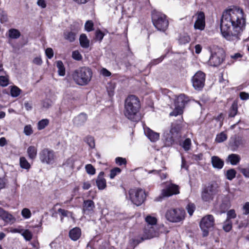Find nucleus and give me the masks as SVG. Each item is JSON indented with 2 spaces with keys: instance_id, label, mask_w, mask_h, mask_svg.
<instances>
[{
  "instance_id": "1",
  "label": "nucleus",
  "mask_w": 249,
  "mask_h": 249,
  "mask_svg": "<svg viewBox=\"0 0 249 249\" xmlns=\"http://www.w3.org/2000/svg\"><path fill=\"white\" fill-rule=\"evenodd\" d=\"M246 18L242 9L233 7L225 10L222 14L220 30L222 36L226 40L236 42L245 29Z\"/></svg>"
},
{
  "instance_id": "2",
  "label": "nucleus",
  "mask_w": 249,
  "mask_h": 249,
  "mask_svg": "<svg viewBox=\"0 0 249 249\" xmlns=\"http://www.w3.org/2000/svg\"><path fill=\"white\" fill-rule=\"evenodd\" d=\"M140 108L139 98L135 95L128 96L125 100L124 115L129 120L136 121L135 117Z\"/></svg>"
},
{
  "instance_id": "3",
  "label": "nucleus",
  "mask_w": 249,
  "mask_h": 249,
  "mask_svg": "<svg viewBox=\"0 0 249 249\" xmlns=\"http://www.w3.org/2000/svg\"><path fill=\"white\" fill-rule=\"evenodd\" d=\"M92 76L91 70L87 67L79 68L74 70L72 74L73 80L80 86L87 85L90 81Z\"/></svg>"
},
{
  "instance_id": "4",
  "label": "nucleus",
  "mask_w": 249,
  "mask_h": 249,
  "mask_svg": "<svg viewBox=\"0 0 249 249\" xmlns=\"http://www.w3.org/2000/svg\"><path fill=\"white\" fill-rule=\"evenodd\" d=\"M152 19L153 25L159 31L164 32L167 29L169 21L164 14L153 11L152 13Z\"/></svg>"
},
{
  "instance_id": "5",
  "label": "nucleus",
  "mask_w": 249,
  "mask_h": 249,
  "mask_svg": "<svg viewBox=\"0 0 249 249\" xmlns=\"http://www.w3.org/2000/svg\"><path fill=\"white\" fill-rule=\"evenodd\" d=\"M218 184L214 182L205 186L201 192L202 199L206 202L212 200L214 196L218 193Z\"/></svg>"
},
{
  "instance_id": "6",
  "label": "nucleus",
  "mask_w": 249,
  "mask_h": 249,
  "mask_svg": "<svg viewBox=\"0 0 249 249\" xmlns=\"http://www.w3.org/2000/svg\"><path fill=\"white\" fill-rule=\"evenodd\" d=\"M185 211L178 208L168 209L165 214L166 219L171 222H179L185 218Z\"/></svg>"
},
{
  "instance_id": "7",
  "label": "nucleus",
  "mask_w": 249,
  "mask_h": 249,
  "mask_svg": "<svg viewBox=\"0 0 249 249\" xmlns=\"http://www.w3.org/2000/svg\"><path fill=\"white\" fill-rule=\"evenodd\" d=\"M129 196L131 202L138 206L141 205L146 198L145 191L140 188L130 189L129 191Z\"/></svg>"
},
{
  "instance_id": "8",
  "label": "nucleus",
  "mask_w": 249,
  "mask_h": 249,
  "mask_svg": "<svg viewBox=\"0 0 249 249\" xmlns=\"http://www.w3.org/2000/svg\"><path fill=\"white\" fill-rule=\"evenodd\" d=\"M200 227L203 232V236H207L209 231L214 225V218L213 215L207 214L203 217L199 223Z\"/></svg>"
},
{
  "instance_id": "9",
  "label": "nucleus",
  "mask_w": 249,
  "mask_h": 249,
  "mask_svg": "<svg viewBox=\"0 0 249 249\" xmlns=\"http://www.w3.org/2000/svg\"><path fill=\"white\" fill-rule=\"evenodd\" d=\"M39 157L43 163L52 164L54 162V153L53 150L48 148L42 149L39 153Z\"/></svg>"
},
{
  "instance_id": "10",
  "label": "nucleus",
  "mask_w": 249,
  "mask_h": 249,
  "mask_svg": "<svg viewBox=\"0 0 249 249\" xmlns=\"http://www.w3.org/2000/svg\"><path fill=\"white\" fill-rule=\"evenodd\" d=\"M205 81V74L201 71H198L192 78L194 88L198 90H201L204 87Z\"/></svg>"
},
{
  "instance_id": "11",
  "label": "nucleus",
  "mask_w": 249,
  "mask_h": 249,
  "mask_svg": "<svg viewBox=\"0 0 249 249\" xmlns=\"http://www.w3.org/2000/svg\"><path fill=\"white\" fill-rule=\"evenodd\" d=\"M224 58V54L222 50H218L217 52L212 53L208 63L213 67H217L222 63Z\"/></svg>"
},
{
  "instance_id": "12",
  "label": "nucleus",
  "mask_w": 249,
  "mask_h": 249,
  "mask_svg": "<svg viewBox=\"0 0 249 249\" xmlns=\"http://www.w3.org/2000/svg\"><path fill=\"white\" fill-rule=\"evenodd\" d=\"M165 188L161 191V195L163 197H169L179 193L178 186L171 183H166Z\"/></svg>"
},
{
  "instance_id": "13",
  "label": "nucleus",
  "mask_w": 249,
  "mask_h": 249,
  "mask_svg": "<svg viewBox=\"0 0 249 249\" xmlns=\"http://www.w3.org/2000/svg\"><path fill=\"white\" fill-rule=\"evenodd\" d=\"M159 232L157 226H146L144 231L142 239H151L159 236Z\"/></svg>"
},
{
  "instance_id": "14",
  "label": "nucleus",
  "mask_w": 249,
  "mask_h": 249,
  "mask_svg": "<svg viewBox=\"0 0 249 249\" xmlns=\"http://www.w3.org/2000/svg\"><path fill=\"white\" fill-rule=\"evenodd\" d=\"M205 26V15L203 12H200L197 15L196 20L194 24L195 29L203 30Z\"/></svg>"
},
{
  "instance_id": "15",
  "label": "nucleus",
  "mask_w": 249,
  "mask_h": 249,
  "mask_svg": "<svg viewBox=\"0 0 249 249\" xmlns=\"http://www.w3.org/2000/svg\"><path fill=\"white\" fill-rule=\"evenodd\" d=\"M0 217L6 224H13L16 221V218L8 212L0 207Z\"/></svg>"
},
{
  "instance_id": "16",
  "label": "nucleus",
  "mask_w": 249,
  "mask_h": 249,
  "mask_svg": "<svg viewBox=\"0 0 249 249\" xmlns=\"http://www.w3.org/2000/svg\"><path fill=\"white\" fill-rule=\"evenodd\" d=\"M95 208L94 202L91 200H84L83 204V211L87 214H89L93 213Z\"/></svg>"
},
{
  "instance_id": "17",
  "label": "nucleus",
  "mask_w": 249,
  "mask_h": 249,
  "mask_svg": "<svg viewBox=\"0 0 249 249\" xmlns=\"http://www.w3.org/2000/svg\"><path fill=\"white\" fill-rule=\"evenodd\" d=\"M143 129L145 135L150 141L155 142L159 139V133L154 132L148 127H144Z\"/></svg>"
},
{
  "instance_id": "18",
  "label": "nucleus",
  "mask_w": 249,
  "mask_h": 249,
  "mask_svg": "<svg viewBox=\"0 0 249 249\" xmlns=\"http://www.w3.org/2000/svg\"><path fill=\"white\" fill-rule=\"evenodd\" d=\"M188 101L189 99L187 96L184 94H180L177 97L175 102V106H177V107H181V108H184L185 104Z\"/></svg>"
},
{
  "instance_id": "19",
  "label": "nucleus",
  "mask_w": 249,
  "mask_h": 249,
  "mask_svg": "<svg viewBox=\"0 0 249 249\" xmlns=\"http://www.w3.org/2000/svg\"><path fill=\"white\" fill-rule=\"evenodd\" d=\"M87 120V116L85 113H81L73 119V123L77 126L83 125Z\"/></svg>"
},
{
  "instance_id": "20",
  "label": "nucleus",
  "mask_w": 249,
  "mask_h": 249,
  "mask_svg": "<svg viewBox=\"0 0 249 249\" xmlns=\"http://www.w3.org/2000/svg\"><path fill=\"white\" fill-rule=\"evenodd\" d=\"M104 174V172H100L96 180V184L99 190H103L106 187V180L103 178Z\"/></svg>"
},
{
  "instance_id": "21",
  "label": "nucleus",
  "mask_w": 249,
  "mask_h": 249,
  "mask_svg": "<svg viewBox=\"0 0 249 249\" xmlns=\"http://www.w3.org/2000/svg\"><path fill=\"white\" fill-rule=\"evenodd\" d=\"M211 162L215 168L220 169L223 167L224 161L217 156H213L211 158Z\"/></svg>"
},
{
  "instance_id": "22",
  "label": "nucleus",
  "mask_w": 249,
  "mask_h": 249,
  "mask_svg": "<svg viewBox=\"0 0 249 249\" xmlns=\"http://www.w3.org/2000/svg\"><path fill=\"white\" fill-rule=\"evenodd\" d=\"M81 230L79 228H74L69 232V236L71 240L76 241L81 236Z\"/></svg>"
},
{
  "instance_id": "23",
  "label": "nucleus",
  "mask_w": 249,
  "mask_h": 249,
  "mask_svg": "<svg viewBox=\"0 0 249 249\" xmlns=\"http://www.w3.org/2000/svg\"><path fill=\"white\" fill-rule=\"evenodd\" d=\"M37 149L35 146H30L27 149V153L29 159L34 160L37 156Z\"/></svg>"
},
{
  "instance_id": "24",
  "label": "nucleus",
  "mask_w": 249,
  "mask_h": 249,
  "mask_svg": "<svg viewBox=\"0 0 249 249\" xmlns=\"http://www.w3.org/2000/svg\"><path fill=\"white\" fill-rule=\"evenodd\" d=\"M57 211L60 215L61 222H63L64 217H71L72 219H74L72 212L61 208L59 209Z\"/></svg>"
},
{
  "instance_id": "25",
  "label": "nucleus",
  "mask_w": 249,
  "mask_h": 249,
  "mask_svg": "<svg viewBox=\"0 0 249 249\" xmlns=\"http://www.w3.org/2000/svg\"><path fill=\"white\" fill-rule=\"evenodd\" d=\"M81 46L84 48H88L89 46V40L85 34H82L79 38Z\"/></svg>"
},
{
  "instance_id": "26",
  "label": "nucleus",
  "mask_w": 249,
  "mask_h": 249,
  "mask_svg": "<svg viewBox=\"0 0 249 249\" xmlns=\"http://www.w3.org/2000/svg\"><path fill=\"white\" fill-rule=\"evenodd\" d=\"M228 160L232 165H236L239 162L241 158L239 155L235 154H231L228 156Z\"/></svg>"
},
{
  "instance_id": "27",
  "label": "nucleus",
  "mask_w": 249,
  "mask_h": 249,
  "mask_svg": "<svg viewBox=\"0 0 249 249\" xmlns=\"http://www.w3.org/2000/svg\"><path fill=\"white\" fill-rule=\"evenodd\" d=\"M19 164L21 168L26 170H29L31 167V165L26 159L24 157H21L19 159Z\"/></svg>"
},
{
  "instance_id": "28",
  "label": "nucleus",
  "mask_w": 249,
  "mask_h": 249,
  "mask_svg": "<svg viewBox=\"0 0 249 249\" xmlns=\"http://www.w3.org/2000/svg\"><path fill=\"white\" fill-rule=\"evenodd\" d=\"M145 219L147 223L146 226L149 227L151 226H157V219L155 217L151 215H147L145 217Z\"/></svg>"
},
{
  "instance_id": "29",
  "label": "nucleus",
  "mask_w": 249,
  "mask_h": 249,
  "mask_svg": "<svg viewBox=\"0 0 249 249\" xmlns=\"http://www.w3.org/2000/svg\"><path fill=\"white\" fill-rule=\"evenodd\" d=\"M191 140L190 138H186L180 143V145L186 151H188L191 149Z\"/></svg>"
},
{
  "instance_id": "30",
  "label": "nucleus",
  "mask_w": 249,
  "mask_h": 249,
  "mask_svg": "<svg viewBox=\"0 0 249 249\" xmlns=\"http://www.w3.org/2000/svg\"><path fill=\"white\" fill-rule=\"evenodd\" d=\"M8 36L12 39H17L20 36V33L17 29H11L8 31Z\"/></svg>"
},
{
  "instance_id": "31",
  "label": "nucleus",
  "mask_w": 249,
  "mask_h": 249,
  "mask_svg": "<svg viewBox=\"0 0 249 249\" xmlns=\"http://www.w3.org/2000/svg\"><path fill=\"white\" fill-rule=\"evenodd\" d=\"M56 67L58 69V73L60 76H64L65 75V68L61 61H57L56 62Z\"/></svg>"
},
{
  "instance_id": "32",
  "label": "nucleus",
  "mask_w": 249,
  "mask_h": 249,
  "mask_svg": "<svg viewBox=\"0 0 249 249\" xmlns=\"http://www.w3.org/2000/svg\"><path fill=\"white\" fill-rule=\"evenodd\" d=\"M76 34L71 31L66 32L64 33V38L70 42H73L75 39Z\"/></svg>"
},
{
  "instance_id": "33",
  "label": "nucleus",
  "mask_w": 249,
  "mask_h": 249,
  "mask_svg": "<svg viewBox=\"0 0 249 249\" xmlns=\"http://www.w3.org/2000/svg\"><path fill=\"white\" fill-rule=\"evenodd\" d=\"M9 76L6 74L4 75H0V85L2 87H6L9 84Z\"/></svg>"
},
{
  "instance_id": "34",
  "label": "nucleus",
  "mask_w": 249,
  "mask_h": 249,
  "mask_svg": "<svg viewBox=\"0 0 249 249\" xmlns=\"http://www.w3.org/2000/svg\"><path fill=\"white\" fill-rule=\"evenodd\" d=\"M49 123V120L47 119H42L37 123V129L42 130L47 126Z\"/></svg>"
},
{
  "instance_id": "35",
  "label": "nucleus",
  "mask_w": 249,
  "mask_h": 249,
  "mask_svg": "<svg viewBox=\"0 0 249 249\" xmlns=\"http://www.w3.org/2000/svg\"><path fill=\"white\" fill-rule=\"evenodd\" d=\"M232 226V223L231 220H228L226 219V220L223 223V229L226 232H229L231 230Z\"/></svg>"
},
{
  "instance_id": "36",
  "label": "nucleus",
  "mask_w": 249,
  "mask_h": 249,
  "mask_svg": "<svg viewBox=\"0 0 249 249\" xmlns=\"http://www.w3.org/2000/svg\"><path fill=\"white\" fill-rule=\"evenodd\" d=\"M21 92V90L17 86H13L11 88V95L13 97H18Z\"/></svg>"
},
{
  "instance_id": "37",
  "label": "nucleus",
  "mask_w": 249,
  "mask_h": 249,
  "mask_svg": "<svg viewBox=\"0 0 249 249\" xmlns=\"http://www.w3.org/2000/svg\"><path fill=\"white\" fill-rule=\"evenodd\" d=\"M162 170H150L148 172L149 174H151L153 173L155 174L159 175L161 178V179H164L166 178L167 174L164 172H161Z\"/></svg>"
},
{
  "instance_id": "38",
  "label": "nucleus",
  "mask_w": 249,
  "mask_h": 249,
  "mask_svg": "<svg viewBox=\"0 0 249 249\" xmlns=\"http://www.w3.org/2000/svg\"><path fill=\"white\" fill-rule=\"evenodd\" d=\"M183 112V108H181V107L175 106L174 110L170 113V115L172 116H177L178 115L182 114Z\"/></svg>"
},
{
  "instance_id": "39",
  "label": "nucleus",
  "mask_w": 249,
  "mask_h": 249,
  "mask_svg": "<svg viewBox=\"0 0 249 249\" xmlns=\"http://www.w3.org/2000/svg\"><path fill=\"white\" fill-rule=\"evenodd\" d=\"M227 139V135L223 132L217 135L215 141L217 142H222L226 140Z\"/></svg>"
},
{
  "instance_id": "40",
  "label": "nucleus",
  "mask_w": 249,
  "mask_h": 249,
  "mask_svg": "<svg viewBox=\"0 0 249 249\" xmlns=\"http://www.w3.org/2000/svg\"><path fill=\"white\" fill-rule=\"evenodd\" d=\"M236 172L233 169L228 170L226 174V178L229 180H232L235 177Z\"/></svg>"
},
{
  "instance_id": "41",
  "label": "nucleus",
  "mask_w": 249,
  "mask_h": 249,
  "mask_svg": "<svg viewBox=\"0 0 249 249\" xmlns=\"http://www.w3.org/2000/svg\"><path fill=\"white\" fill-rule=\"evenodd\" d=\"M21 235L24 237L25 239L27 241H30L32 238V233L28 230H23L21 232Z\"/></svg>"
},
{
  "instance_id": "42",
  "label": "nucleus",
  "mask_w": 249,
  "mask_h": 249,
  "mask_svg": "<svg viewBox=\"0 0 249 249\" xmlns=\"http://www.w3.org/2000/svg\"><path fill=\"white\" fill-rule=\"evenodd\" d=\"M237 113V107L236 105L233 104L229 111V116L230 117H234Z\"/></svg>"
},
{
  "instance_id": "43",
  "label": "nucleus",
  "mask_w": 249,
  "mask_h": 249,
  "mask_svg": "<svg viewBox=\"0 0 249 249\" xmlns=\"http://www.w3.org/2000/svg\"><path fill=\"white\" fill-rule=\"evenodd\" d=\"M236 217V213L233 209H231L228 211L227 213V220H231V219H234Z\"/></svg>"
},
{
  "instance_id": "44",
  "label": "nucleus",
  "mask_w": 249,
  "mask_h": 249,
  "mask_svg": "<svg viewBox=\"0 0 249 249\" xmlns=\"http://www.w3.org/2000/svg\"><path fill=\"white\" fill-rule=\"evenodd\" d=\"M74 160L73 158H71L68 159L63 164V166L73 169L74 168Z\"/></svg>"
},
{
  "instance_id": "45",
  "label": "nucleus",
  "mask_w": 249,
  "mask_h": 249,
  "mask_svg": "<svg viewBox=\"0 0 249 249\" xmlns=\"http://www.w3.org/2000/svg\"><path fill=\"white\" fill-rule=\"evenodd\" d=\"M85 169L87 173L89 175H94L95 174V169L90 164H88L86 165Z\"/></svg>"
},
{
  "instance_id": "46",
  "label": "nucleus",
  "mask_w": 249,
  "mask_h": 249,
  "mask_svg": "<svg viewBox=\"0 0 249 249\" xmlns=\"http://www.w3.org/2000/svg\"><path fill=\"white\" fill-rule=\"evenodd\" d=\"M85 141L89 144L91 148L94 147V138L92 136H88L85 138Z\"/></svg>"
},
{
  "instance_id": "47",
  "label": "nucleus",
  "mask_w": 249,
  "mask_h": 249,
  "mask_svg": "<svg viewBox=\"0 0 249 249\" xmlns=\"http://www.w3.org/2000/svg\"><path fill=\"white\" fill-rule=\"evenodd\" d=\"M196 209L195 205L194 203H190L186 206V210L190 215H192Z\"/></svg>"
},
{
  "instance_id": "48",
  "label": "nucleus",
  "mask_w": 249,
  "mask_h": 249,
  "mask_svg": "<svg viewBox=\"0 0 249 249\" xmlns=\"http://www.w3.org/2000/svg\"><path fill=\"white\" fill-rule=\"evenodd\" d=\"M105 34L100 30L95 31V39L97 41L101 42Z\"/></svg>"
},
{
  "instance_id": "49",
  "label": "nucleus",
  "mask_w": 249,
  "mask_h": 249,
  "mask_svg": "<svg viewBox=\"0 0 249 249\" xmlns=\"http://www.w3.org/2000/svg\"><path fill=\"white\" fill-rule=\"evenodd\" d=\"M242 213L244 215L249 214V202L244 203L242 207Z\"/></svg>"
},
{
  "instance_id": "50",
  "label": "nucleus",
  "mask_w": 249,
  "mask_h": 249,
  "mask_svg": "<svg viewBox=\"0 0 249 249\" xmlns=\"http://www.w3.org/2000/svg\"><path fill=\"white\" fill-rule=\"evenodd\" d=\"M121 170L118 167H116L110 171L109 175L110 178H113L117 174L120 173Z\"/></svg>"
},
{
  "instance_id": "51",
  "label": "nucleus",
  "mask_w": 249,
  "mask_h": 249,
  "mask_svg": "<svg viewBox=\"0 0 249 249\" xmlns=\"http://www.w3.org/2000/svg\"><path fill=\"white\" fill-rule=\"evenodd\" d=\"M93 23L91 20L87 21L85 24V30L88 32L91 31L93 30Z\"/></svg>"
},
{
  "instance_id": "52",
  "label": "nucleus",
  "mask_w": 249,
  "mask_h": 249,
  "mask_svg": "<svg viewBox=\"0 0 249 249\" xmlns=\"http://www.w3.org/2000/svg\"><path fill=\"white\" fill-rule=\"evenodd\" d=\"M21 214L25 218H29L31 216V211L27 208H24L21 211Z\"/></svg>"
},
{
  "instance_id": "53",
  "label": "nucleus",
  "mask_w": 249,
  "mask_h": 249,
  "mask_svg": "<svg viewBox=\"0 0 249 249\" xmlns=\"http://www.w3.org/2000/svg\"><path fill=\"white\" fill-rule=\"evenodd\" d=\"M72 57L76 60H81L82 59V56L78 51H74L72 52Z\"/></svg>"
},
{
  "instance_id": "54",
  "label": "nucleus",
  "mask_w": 249,
  "mask_h": 249,
  "mask_svg": "<svg viewBox=\"0 0 249 249\" xmlns=\"http://www.w3.org/2000/svg\"><path fill=\"white\" fill-rule=\"evenodd\" d=\"M33 129L31 125H27L24 128V133L26 136H30L33 133Z\"/></svg>"
},
{
  "instance_id": "55",
  "label": "nucleus",
  "mask_w": 249,
  "mask_h": 249,
  "mask_svg": "<svg viewBox=\"0 0 249 249\" xmlns=\"http://www.w3.org/2000/svg\"><path fill=\"white\" fill-rule=\"evenodd\" d=\"M8 20L7 16L3 10L0 9V21L1 23H4Z\"/></svg>"
},
{
  "instance_id": "56",
  "label": "nucleus",
  "mask_w": 249,
  "mask_h": 249,
  "mask_svg": "<svg viewBox=\"0 0 249 249\" xmlns=\"http://www.w3.org/2000/svg\"><path fill=\"white\" fill-rule=\"evenodd\" d=\"M52 106V101L49 99H45L42 102V107L45 109L49 108Z\"/></svg>"
},
{
  "instance_id": "57",
  "label": "nucleus",
  "mask_w": 249,
  "mask_h": 249,
  "mask_svg": "<svg viewBox=\"0 0 249 249\" xmlns=\"http://www.w3.org/2000/svg\"><path fill=\"white\" fill-rule=\"evenodd\" d=\"M116 163L119 165H124L126 163V159L121 157H117L115 159Z\"/></svg>"
},
{
  "instance_id": "58",
  "label": "nucleus",
  "mask_w": 249,
  "mask_h": 249,
  "mask_svg": "<svg viewBox=\"0 0 249 249\" xmlns=\"http://www.w3.org/2000/svg\"><path fill=\"white\" fill-rule=\"evenodd\" d=\"M239 170L246 178H249V168H241Z\"/></svg>"
},
{
  "instance_id": "59",
  "label": "nucleus",
  "mask_w": 249,
  "mask_h": 249,
  "mask_svg": "<svg viewBox=\"0 0 249 249\" xmlns=\"http://www.w3.org/2000/svg\"><path fill=\"white\" fill-rule=\"evenodd\" d=\"M45 53L49 59L52 58L53 56V49L50 48H48L46 50Z\"/></svg>"
},
{
  "instance_id": "60",
  "label": "nucleus",
  "mask_w": 249,
  "mask_h": 249,
  "mask_svg": "<svg viewBox=\"0 0 249 249\" xmlns=\"http://www.w3.org/2000/svg\"><path fill=\"white\" fill-rule=\"evenodd\" d=\"M36 3L37 5L41 8H45L47 6L46 0H37Z\"/></svg>"
},
{
  "instance_id": "61",
  "label": "nucleus",
  "mask_w": 249,
  "mask_h": 249,
  "mask_svg": "<svg viewBox=\"0 0 249 249\" xmlns=\"http://www.w3.org/2000/svg\"><path fill=\"white\" fill-rule=\"evenodd\" d=\"M180 40L181 43L185 44L190 41V38L188 35H184L180 37Z\"/></svg>"
},
{
  "instance_id": "62",
  "label": "nucleus",
  "mask_w": 249,
  "mask_h": 249,
  "mask_svg": "<svg viewBox=\"0 0 249 249\" xmlns=\"http://www.w3.org/2000/svg\"><path fill=\"white\" fill-rule=\"evenodd\" d=\"M101 73L104 76H109L111 75V72L105 68L101 70Z\"/></svg>"
},
{
  "instance_id": "63",
  "label": "nucleus",
  "mask_w": 249,
  "mask_h": 249,
  "mask_svg": "<svg viewBox=\"0 0 249 249\" xmlns=\"http://www.w3.org/2000/svg\"><path fill=\"white\" fill-rule=\"evenodd\" d=\"M240 97L242 100H247L249 98V94L245 92H241L240 93Z\"/></svg>"
},
{
  "instance_id": "64",
  "label": "nucleus",
  "mask_w": 249,
  "mask_h": 249,
  "mask_svg": "<svg viewBox=\"0 0 249 249\" xmlns=\"http://www.w3.org/2000/svg\"><path fill=\"white\" fill-rule=\"evenodd\" d=\"M33 62L34 64L37 65H40L42 63L41 58L40 57H36L35 58Z\"/></svg>"
}]
</instances>
